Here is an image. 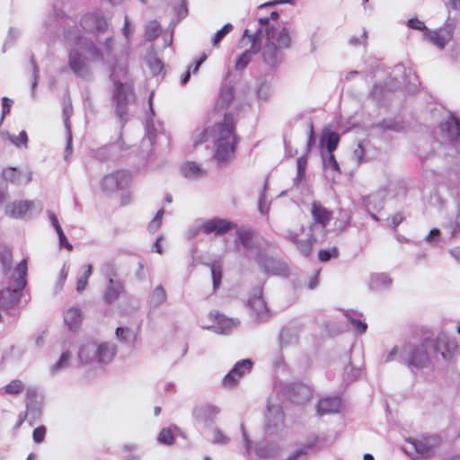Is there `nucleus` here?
I'll list each match as a JSON object with an SVG mask.
<instances>
[{
  "instance_id": "nucleus-47",
  "label": "nucleus",
  "mask_w": 460,
  "mask_h": 460,
  "mask_svg": "<svg viewBox=\"0 0 460 460\" xmlns=\"http://www.w3.org/2000/svg\"><path fill=\"white\" fill-rule=\"evenodd\" d=\"M12 141L15 146H20L22 144L26 145L28 142V136L26 131L22 130L18 136H14L12 138Z\"/></svg>"
},
{
  "instance_id": "nucleus-34",
  "label": "nucleus",
  "mask_w": 460,
  "mask_h": 460,
  "mask_svg": "<svg viewBox=\"0 0 460 460\" xmlns=\"http://www.w3.org/2000/svg\"><path fill=\"white\" fill-rule=\"evenodd\" d=\"M166 292L162 285L157 286L153 291L151 302L154 306H158L166 300Z\"/></svg>"
},
{
  "instance_id": "nucleus-40",
  "label": "nucleus",
  "mask_w": 460,
  "mask_h": 460,
  "mask_svg": "<svg viewBox=\"0 0 460 460\" xmlns=\"http://www.w3.org/2000/svg\"><path fill=\"white\" fill-rule=\"evenodd\" d=\"M209 319H211L213 322L219 323V324H225L226 326H230V324H234V321L232 319H229L226 317L224 314L217 311L210 312L208 314Z\"/></svg>"
},
{
  "instance_id": "nucleus-37",
  "label": "nucleus",
  "mask_w": 460,
  "mask_h": 460,
  "mask_svg": "<svg viewBox=\"0 0 460 460\" xmlns=\"http://www.w3.org/2000/svg\"><path fill=\"white\" fill-rule=\"evenodd\" d=\"M339 254L340 252L337 247H332L330 250L322 249L318 252V259L321 261L326 262L332 258H338Z\"/></svg>"
},
{
  "instance_id": "nucleus-21",
  "label": "nucleus",
  "mask_w": 460,
  "mask_h": 460,
  "mask_svg": "<svg viewBox=\"0 0 460 460\" xmlns=\"http://www.w3.org/2000/svg\"><path fill=\"white\" fill-rule=\"evenodd\" d=\"M124 287L120 281L109 279V284L103 293V301L106 304H111L118 299L119 295L123 292Z\"/></svg>"
},
{
  "instance_id": "nucleus-55",
  "label": "nucleus",
  "mask_w": 460,
  "mask_h": 460,
  "mask_svg": "<svg viewBox=\"0 0 460 460\" xmlns=\"http://www.w3.org/2000/svg\"><path fill=\"white\" fill-rule=\"evenodd\" d=\"M452 131L456 135L460 136V120L456 118H452Z\"/></svg>"
},
{
  "instance_id": "nucleus-60",
  "label": "nucleus",
  "mask_w": 460,
  "mask_h": 460,
  "mask_svg": "<svg viewBox=\"0 0 460 460\" xmlns=\"http://www.w3.org/2000/svg\"><path fill=\"white\" fill-rule=\"evenodd\" d=\"M130 200H131V195H129V194L123 195L121 197L120 205L125 206V205L128 204L130 202Z\"/></svg>"
},
{
  "instance_id": "nucleus-48",
  "label": "nucleus",
  "mask_w": 460,
  "mask_h": 460,
  "mask_svg": "<svg viewBox=\"0 0 460 460\" xmlns=\"http://www.w3.org/2000/svg\"><path fill=\"white\" fill-rule=\"evenodd\" d=\"M349 319L357 332H358L359 333H363L366 332L367 325L365 323H362L361 321L353 319L351 317H349Z\"/></svg>"
},
{
  "instance_id": "nucleus-31",
  "label": "nucleus",
  "mask_w": 460,
  "mask_h": 460,
  "mask_svg": "<svg viewBox=\"0 0 460 460\" xmlns=\"http://www.w3.org/2000/svg\"><path fill=\"white\" fill-rule=\"evenodd\" d=\"M161 33V26L156 21H151L146 27L145 38L148 41L155 40Z\"/></svg>"
},
{
  "instance_id": "nucleus-33",
  "label": "nucleus",
  "mask_w": 460,
  "mask_h": 460,
  "mask_svg": "<svg viewBox=\"0 0 460 460\" xmlns=\"http://www.w3.org/2000/svg\"><path fill=\"white\" fill-rule=\"evenodd\" d=\"M212 281H213V290L216 291L222 280V265L219 262H213L210 265Z\"/></svg>"
},
{
  "instance_id": "nucleus-4",
  "label": "nucleus",
  "mask_w": 460,
  "mask_h": 460,
  "mask_svg": "<svg viewBox=\"0 0 460 460\" xmlns=\"http://www.w3.org/2000/svg\"><path fill=\"white\" fill-rule=\"evenodd\" d=\"M209 139H213V142L240 140L236 133L235 122L232 113H226L221 121L200 132L194 141V146L201 145Z\"/></svg>"
},
{
  "instance_id": "nucleus-26",
  "label": "nucleus",
  "mask_w": 460,
  "mask_h": 460,
  "mask_svg": "<svg viewBox=\"0 0 460 460\" xmlns=\"http://www.w3.org/2000/svg\"><path fill=\"white\" fill-rule=\"evenodd\" d=\"M237 236L242 245L247 249L252 250L255 247L253 233L250 229H243L237 231Z\"/></svg>"
},
{
  "instance_id": "nucleus-17",
  "label": "nucleus",
  "mask_w": 460,
  "mask_h": 460,
  "mask_svg": "<svg viewBox=\"0 0 460 460\" xmlns=\"http://www.w3.org/2000/svg\"><path fill=\"white\" fill-rule=\"evenodd\" d=\"M408 441L413 446L417 453L425 457L430 456L433 447L438 444V438L437 437H429L422 439H409Z\"/></svg>"
},
{
  "instance_id": "nucleus-54",
  "label": "nucleus",
  "mask_w": 460,
  "mask_h": 460,
  "mask_svg": "<svg viewBox=\"0 0 460 460\" xmlns=\"http://www.w3.org/2000/svg\"><path fill=\"white\" fill-rule=\"evenodd\" d=\"M309 137L307 140V149L309 150L314 140V125L312 122L309 124Z\"/></svg>"
},
{
  "instance_id": "nucleus-52",
  "label": "nucleus",
  "mask_w": 460,
  "mask_h": 460,
  "mask_svg": "<svg viewBox=\"0 0 460 460\" xmlns=\"http://www.w3.org/2000/svg\"><path fill=\"white\" fill-rule=\"evenodd\" d=\"M404 219V217L402 213H396L393 215L390 218V224L394 229H396L397 226L402 222Z\"/></svg>"
},
{
  "instance_id": "nucleus-2",
  "label": "nucleus",
  "mask_w": 460,
  "mask_h": 460,
  "mask_svg": "<svg viewBox=\"0 0 460 460\" xmlns=\"http://www.w3.org/2000/svg\"><path fill=\"white\" fill-rule=\"evenodd\" d=\"M310 214L312 223L309 225L308 236L305 239H300L297 232L290 231L288 233L289 240L296 245V249L305 257H308L313 251L317 239L314 233L320 229L324 234L326 227L332 219L333 213L331 209L324 207L320 200H314L311 204Z\"/></svg>"
},
{
  "instance_id": "nucleus-62",
  "label": "nucleus",
  "mask_w": 460,
  "mask_h": 460,
  "mask_svg": "<svg viewBox=\"0 0 460 460\" xmlns=\"http://www.w3.org/2000/svg\"><path fill=\"white\" fill-rule=\"evenodd\" d=\"M439 235V230L437 229V228H434L432 229L430 232H429V234L428 235L427 239L429 241H430L433 237L435 236H438Z\"/></svg>"
},
{
  "instance_id": "nucleus-25",
  "label": "nucleus",
  "mask_w": 460,
  "mask_h": 460,
  "mask_svg": "<svg viewBox=\"0 0 460 460\" xmlns=\"http://www.w3.org/2000/svg\"><path fill=\"white\" fill-rule=\"evenodd\" d=\"M116 351L117 349L115 345L108 343L100 344L97 349L99 360L101 362H110L116 355Z\"/></svg>"
},
{
  "instance_id": "nucleus-63",
  "label": "nucleus",
  "mask_w": 460,
  "mask_h": 460,
  "mask_svg": "<svg viewBox=\"0 0 460 460\" xmlns=\"http://www.w3.org/2000/svg\"><path fill=\"white\" fill-rule=\"evenodd\" d=\"M161 239H162V237L157 238V240H156V242H155V251L156 252L160 253V254L163 252V251H162V246H161V244H160V241H161Z\"/></svg>"
},
{
  "instance_id": "nucleus-61",
  "label": "nucleus",
  "mask_w": 460,
  "mask_h": 460,
  "mask_svg": "<svg viewBox=\"0 0 460 460\" xmlns=\"http://www.w3.org/2000/svg\"><path fill=\"white\" fill-rule=\"evenodd\" d=\"M123 33L128 37L129 34V22L128 20V17H125V23L123 27Z\"/></svg>"
},
{
  "instance_id": "nucleus-16",
  "label": "nucleus",
  "mask_w": 460,
  "mask_h": 460,
  "mask_svg": "<svg viewBox=\"0 0 460 460\" xmlns=\"http://www.w3.org/2000/svg\"><path fill=\"white\" fill-rule=\"evenodd\" d=\"M2 176L5 181L15 185L26 184L31 181V173L30 172H24L14 167L4 169L2 172Z\"/></svg>"
},
{
  "instance_id": "nucleus-6",
  "label": "nucleus",
  "mask_w": 460,
  "mask_h": 460,
  "mask_svg": "<svg viewBox=\"0 0 460 460\" xmlns=\"http://www.w3.org/2000/svg\"><path fill=\"white\" fill-rule=\"evenodd\" d=\"M130 173L125 170H117L105 175L101 181V189L105 193H112L128 185Z\"/></svg>"
},
{
  "instance_id": "nucleus-10",
  "label": "nucleus",
  "mask_w": 460,
  "mask_h": 460,
  "mask_svg": "<svg viewBox=\"0 0 460 460\" xmlns=\"http://www.w3.org/2000/svg\"><path fill=\"white\" fill-rule=\"evenodd\" d=\"M236 141H216L213 146V158L218 164H226L234 158Z\"/></svg>"
},
{
  "instance_id": "nucleus-11",
  "label": "nucleus",
  "mask_w": 460,
  "mask_h": 460,
  "mask_svg": "<svg viewBox=\"0 0 460 460\" xmlns=\"http://www.w3.org/2000/svg\"><path fill=\"white\" fill-rule=\"evenodd\" d=\"M83 31L91 33L104 32L108 28L106 19L97 13H88L80 19Z\"/></svg>"
},
{
  "instance_id": "nucleus-30",
  "label": "nucleus",
  "mask_w": 460,
  "mask_h": 460,
  "mask_svg": "<svg viewBox=\"0 0 460 460\" xmlns=\"http://www.w3.org/2000/svg\"><path fill=\"white\" fill-rule=\"evenodd\" d=\"M3 389L7 394L16 395L23 392L25 389V385L20 379H13L5 385Z\"/></svg>"
},
{
  "instance_id": "nucleus-35",
  "label": "nucleus",
  "mask_w": 460,
  "mask_h": 460,
  "mask_svg": "<svg viewBox=\"0 0 460 460\" xmlns=\"http://www.w3.org/2000/svg\"><path fill=\"white\" fill-rule=\"evenodd\" d=\"M340 142V136L336 132H329L326 137V148L329 154H332V152L337 148Z\"/></svg>"
},
{
  "instance_id": "nucleus-20",
  "label": "nucleus",
  "mask_w": 460,
  "mask_h": 460,
  "mask_svg": "<svg viewBox=\"0 0 460 460\" xmlns=\"http://www.w3.org/2000/svg\"><path fill=\"white\" fill-rule=\"evenodd\" d=\"M33 207V202L29 200H20L5 208V214L11 217H22Z\"/></svg>"
},
{
  "instance_id": "nucleus-42",
  "label": "nucleus",
  "mask_w": 460,
  "mask_h": 460,
  "mask_svg": "<svg viewBox=\"0 0 460 460\" xmlns=\"http://www.w3.org/2000/svg\"><path fill=\"white\" fill-rule=\"evenodd\" d=\"M324 166L336 171L339 174L341 173L339 164L333 154H329L328 157L324 160Z\"/></svg>"
},
{
  "instance_id": "nucleus-53",
  "label": "nucleus",
  "mask_w": 460,
  "mask_h": 460,
  "mask_svg": "<svg viewBox=\"0 0 460 460\" xmlns=\"http://www.w3.org/2000/svg\"><path fill=\"white\" fill-rule=\"evenodd\" d=\"M129 332V329L128 328H123V327H118L116 329V337L119 340V341H125L127 340V336L125 335L126 333H128Z\"/></svg>"
},
{
  "instance_id": "nucleus-50",
  "label": "nucleus",
  "mask_w": 460,
  "mask_h": 460,
  "mask_svg": "<svg viewBox=\"0 0 460 460\" xmlns=\"http://www.w3.org/2000/svg\"><path fill=\"white\" fill-rule=\"evenodd\" d=\"M13 101L7 97L2 98V115L3 117L6 116L10 111Z\"/></svg>"
},
{
  "instance_id": "nucleus-64",
  "label": "nucleus",
  "mask_w": 460,
  "mask_h": 460,
  "mask_svg": "<svg viewBox=\"0 0 460 460\" xmlns=\"http://www.w3.org/2000/svg\"><path fill=\"white\" fill-rule=\"evenodd\" d=\"M449 5L453 9H457L460 7V0H449Z\"/></svg>"
},
{
  "instance_id": "nucleus-23",
  "label": "nucleus",
  "mask_w": 460,
  "mask_h": 460,
  "mask_svg": "<svg viewBox=\"0 0 460 460\" xmlns=\"http://www.w3.org/2000/svg\"><path fill=\"white\" fill-rule=\"evenodd\" d=\"M64 321L70 331H75L82 322V313L77 307L69 308L65 315Z\"/></svg>"
},
{
  "instance_id": "nucleus-32",
  "label": "nucleus",
  "mask_w": 460,
  "mask_h": 460,
  "mask_svg": "<svg viewBox=\"0 0 460 460\" xmlns=\"http://www.w3.org/2000/svg\"><path fill=\"white\" fill-rule=\"evenodd\" d=\"M13 262L12 251L4 246L0 248V263L2 264L4 271H9Z\"/></svg>"
},
{
  "instance_id": "nucleus-57",
  "label": "nucleus",
  "mask_w": 460,
  "mask_h": 460,
  "mask_svg": "<svg viewBox=\"0 0 460 460\" xmlns=\"http://www.w3.org/2000/svg\"><path fill=\"white\" fill-rule=\"evenodd\" d=\"M49 219H50L53 226L55 227L56 231L60 230L61 226H60L57 217L55 216V214L51 212V213H49Z\"/></svg>"
},
{
  "instance_id": "nucleus-18",
  "label": "nucleus",
  "mask_w": 460,
  "mask_h": 460,
  "mask_svg": "<svg viewBox=\"0 0 460 460\" xmlns=\"http://www.w3.org/2000/svg\"><path fill=\"white\" fill-rule=\"evenodd\" d=\"M248 305L258 319L264 320L270 316L269 309L261 294L251 296Z\"/></svg>"
},
{
  "instance_id": "nucleus-8",
  "label": "nucleus",
  "mask_w": 460,
  "mask_h": 460,
  "mask_svg": "<svg viewBox=\"0 0 460 460\" xmlns=\"http://www.w3.org/2000/svg\"><path fill=\"white\" fill-rule=\"evenodd\" d=\"M236 224L230 220L220 217H213L202 223L200 226V231L205 234L222 236L229 231L236 229Z\"/></svg>"
},
{
  "instance_id": "nucleus-22",
  "label": "nucleus",
  "mask_w": 460,
  "mask_h": 460,
  "mask_svg": "<svg viewBox=\"0 0 460 460\" xmlns=\"http://www.w3.org/2000/svg\"><path fill=\"white\" fill-rule=\"evenodd\" d=\"M68 66L70 69L75 73L80 74L86 67L85 59L79 52L77 48H73L68 54Z\"/></svg>"
},
{
  "instance_id": "nucleus-59",
  "label": "nucleus",
  "mask_w": 460,
  "mask_h": 460,
  "mask_svg": "<svg viewBox=\"0 0 460 460\" xmlns=\"http://www.w3.org/2000/svg\"><path fill=\"white\" fill-rule=\"evenodd\" d=\"M451 255L457 261H460V245L453 247L450 250Z\"/></svg>"
},
{
  "instance_id": "nucleus-46",
  "label": "nucleus",
  "mask_w": 460,
  "mask_h": 460,
  "mask_svg": "<svg viewBox=\"0 0 460 460\" xmlns=\"http://www.w3.org/2000/svg\"><path fill=\"white\" fill-rule=\"evenodd\" d=\"M228 441V438L222 431L218 429L214 430L212 438L214 444H226Z\"/></svg>"
},
{
  "instance_id": "nucleus-29",
  "label": "nucleus",
  "mask_w": 460,
  "mask_h": 460,
  "mask_svg": "<svg viewBox=\"0 0 460 460\" xmlns=\"http://www.w3.org/2000/svg\"><path fill=\"white\" fill-rule=\"evenodd\" d=\"M126 98L127 94L124 89V84L120 82L115 83L114 99L116 100L118 109H125Z\"/></svg>"
},
{
  "instance_id": "nucleus-24",
  "label": "nucleus",
  "mask_w": 460,
  "mask_h": 460,
  "mask_svg": "<svg viewBox=\"0 0 460 460\" xmlns=\"http://www.w3.org/2000/svg\"><path fill=\"white\" fill-rule=\"evenodd\" d=\"M318 437L315 435H312L308 437L305 442L303 444L304 447L296 449L295 452L290 454L287 460H296L301 456H305L307 454L306 449H313L318 444Z\"/></svg>"
},
{
  "instance_id": "nucleus-56",
  "label": "nucleus",
  "mask_w": 460,
  "mask_h": 460,
  "mask_svg": "<svg viewBox=\"0 0 460 460\" xmlns=\"http://www.w3.org/2000/svg\"><path fill=\"white\" fill-rule=\"evenodd\" d=\"M458 232H460V209H459L458 213L456 216L455 226L453 227L452 234L455 235Z\"/></svg>"
},
{
  "instance_id": "nucleus-45",
  "label": "nucleus",
  "mask_w": 460,
  "mask_h": 460,
  "mask_svg": "<svg viewBox=\"0 0 460 460\" xmlns=\"http://www.w3.org/2000/svg\"><path fill=\"white\" fill-rule=\"evenodd\" d=\"M163 216H164V209L161 208L156 212L155 218L149 224L148 227L150 230L155 231L160 227Z\"/></svg>"
},
{
  "instance_id": "nucleus-7",
  "label": "nucleus",
  "mask_w": 460,
  "mask_h": 460,
  "mask_svg": "<svg viewBox=\"0 0 460 460\" xmlns=\"http://www.w3.org/2000/svg\"><path fill=\"white\" fill-rule=\"evenodd\" d=\"M261 37V32H253L250 33L249 30L246 29L243 32L242 40H248L251 42V47L249 49L245 50L236 60L235 68L236 70L242 71L243 70L249 62L251 61L252 54L258 53L261 49L260 44V39Z\"/></svg>"
},
{
  "instance_id": "nucleus-28",
  "label": "nucleus",
  "mask_w": 460,
  "mask_h": 460,
  "mask_svg": "<svg viewBox=\"0 0 460 460\" xmlns=\"http://www.w3.org/2000/svg\"><path fill=\"white\" fill-rule=\"evenodd\" d=\"M92 273H93L92 265L86 264L83 267V274L78 279L77 284H76V291L78 293H82L85 289V288L88 284V279L91 277Z\"/></svg>"
},
{
  "instance_id": "nucleus-27",
  "label": "nucleus",
  "mask_w": 460,
  "mask_h": 460,
  "mask_svg": "<svg viewBox=\"0 0 460 460\" xmlns=\"http://www.w3.org/2000/svg\"><path fill=\"white\" fill-rule=\"evenodd\" d=\"M182 173L185 177L195 178L201 176L203 171L195 162H187L181 167Z\"/></svg>"
},
{
  "instance_id": "nucleus-39",
  "label": "nucleus",
  "mask_w": 460,
  "mask_h": 460,
  "mask_svg": "<svg viewBox=\"0 0 460 460\" xmlns=\"http://www.w3.org/2000/svg\"><path fill=\"white\" fill-rule=\"evenodd\" d=\"M297 165V175L296 179L298 181H302L305 177V171L307 166V155H304L297 158L296 160Z\"/></svg>"
},
{
  "instance_id": "nucleus-5",
  "label": "nucleus",
  "mask_w": 460,
  "mask_h": 460,
  "mask_svg": "<svg viewBox=\"0 0 460 460\" xmlns=\"http://www.w3.org/2000/svg\"><path fill=\"white\" fill-rule=\"evenodd\" d=\"M432 346H436V343L426 339L420 344L404 347L402 353L408 365L417 369L427 367L431 356H433L431 353Z\"/></svg>"
},
{
  "instance_id": "nucleus-36",
  "label": "nucleus",
  "mask_w": 460,
  "mask_h": 460,
  "mask_svg": "<svg viewBox=\"0 0 460 460\" xmlns=\"http://www.w3.org/2000/svg\"><path fill=\"white\" fill-rule=\"evenodd\" d=\"M233 25L231 23L225 24L219 31H217L213 39H212V45L215 47L217 46L226 34H228L233 30Z\"/></svg>"
},
{
  "instance_id": "nucleus-43",
  "label": "nucleus",
  "mask_w": 460,
  "mask_h": 460,
  "mask_svg": "<svg viewBox=\"0 0 460 460\" xmlns=\"http://www.w3.org/2000/svg\"><path fill=\"white\" fill-rule=\"evenodd\" d=\"M71 358V353L68 351H65L62 353L59 360L53 366V369L55 371L59 370L67 366L68 361Z\"/></svg>"
},
{
  "instance_id": "nucleus-19",
  "label": "nucleus",
  "mask_w": 460,
  "mask_h": 460,
  "mask_svg": "<svg viewBox=\"0 0 460 460\" xmlns=\"http://www.w3.org/2000/svg\"><path fill=\"white\" fill-rule=\"evenodd\" d=\"M341 408V401L339 397H328L319 401L317 411L320 415L335 413Z\"/></svg>"
},
{
  "instance_id": "nucleus-49",
  "label": "nucleus",
  "mask_w": 460,
  "mask_h": 460,
  "mask_svg": "<svg viewBox=\"0 0 460 460\" xmlns=\"http://www.w3.org/2000/svg\"><path fill=\"white\" fill-rule=\"evenodd\" d=\"M353 156L358 163H362L365 157V149L362 144H358V147L353 152Z\"/></svg>"
},
{
  "instance_id": "nucleus-14",
  "label": "nucleus",
  "mask_w": 460,
  "mask_h": 460,
  "mask_svg": "<svg viewBox=\"0 0 460 460\" xmlns=\"http://www.w3.org/2000/svg\"><path fill=\"white\" fill-rule=\"evenodd\" d=\"M252 368V362L250 359H243L234 365V367L226 375L223 379V385L225 387H234L237 385L238 381L243 376V372H238L240 367Z\"/></svg>"
},
{
  "instance_id": "nucleus-9",
  "label": "nucleus",
  "mask_w": 460,
  "mask_h": 460,
  "mask_svg": "<svg viewBox=\"0 0 460 460\" xmlns=\"http://www.w3.org/2000/svg\"><path fill=\"white\" fill-rule=\"evenodd\" d=\"M454 35V27L450 24L439 27L434 31L428 30L423 34L424 40H427L439 49H443L449 43Z\"/></svg>"
},
{
  "instance_id": "nucleus-51",
  "label": "nucleus",
  "mask_w": 460,
  "mask_h": 460,
  "mask_svg": "<svg viewBox=\"0 0 460 460\" xmlns=\"http://www.w3.org/2000/svg\"><path fill=\"white\" fill-rule=\"evenodd\" d=\"M57 234H58L60 244L65 246L68 251H72L73 246L68 243L67 238L65 235L62 228L60 230L57 231Z\"/></svg>"
},
{
  "instance_id": "nucleus-12",
  "label": "nucleus",
  "mask_w": 460,
  "mask_h": 460,
  "mask_svg": "<svg viewBox=\"0 0 460 460\" xmlns=\"http://www.w3.org/2000/svg\"><path fill=\"white\" fill-rule=\"evenodd\" d=\"M286 395L292 402L304 404L310 401L312 391L307 385L296 383L286 388Z\"/></svg>"
},
{
  "instance_id": "nucleus-3",
  "label": "nucleus",
  "mask_w": 460,
  "mask_h": 460,
  "mask_svg": "<svg viewBox=\"0 0 460 460\" xmlns=\"http://www.w3.org/2000/svg\"><path fill=\"white\" fill-rule=\"evenodd\" d=\"M27 260H22L15 267L6 288L0 290V308L8 310L18 305L22 291L27 285Z\"/></svg>"
},
{
  "instance_id": "nucleus-1",
  "label": "nucleus",
  "mask_w": 460,
  "mask_h": 460,
  "mask_svg": "<svg viewBox=\"0 0 460 460\" xmlns=\"http://www.w3.org/2000/svg\"><path fill=\"white\" fill-rule=\"evenodd\" d=\"M258 23L259 27L254 32H261L260 44L263 60L270 66H276L281 61V51L291 47L292 32L287 27L277 31L272 25L269 24V18H260Z\"/></svg>"
},
{
  "instance_id": "nucleus-58",
  "label": "nucleus",
  "mask_w": 460,
  "mask_h": 460,
  "mask_svg": "<svg viewBox=\"0 0 460 460\" xmlns=\"http://www.w3.org/2000/svg\"><path fill=\"white\" fill-rule=\"evenodd\" d=\"M207 59V55L206 54H202L201 57L199 58V59L196 62V64L194 65L193 68H192V73H197L199 69V66H201V64Z\"/></svg>"
},
{
  "instance_id": "nucleus-13",
  "label": "nucleus",
  "mask_w": 460,
  "mask_h": 460,
  "mask_svg": "<svg viewBox=\"0 0 460 460\" xmlns=\"http://www.w3.org/2000/svg\"><path fill=\"white\" fill-rule=\"evenodd\" d=\"M428 341H432L436 346L431 347V353L436 357L438 353L445 359L450 358L453 355L455 346L451 344L447 336L441 335L438 338H429Z\"/></svg>"
},
{
  "instance_id": "nucleus-38",
  "label": "nucleus",
  "mask_w": 460,
  "mask_h": 460,
  "mask_svg": "<svg viewBox=\"0 0 460 460\" xmlns=\"http://www.w3.org/2000/svg\"><path fill=\"white\" fill-rule=\"evenodd\" d=\"M158 441L161 444L172 446L174 443V436L170 429H163L158 435Z\"/></svg>"
},
{
  "instance_id": "nucleus-44",
  "label": "nucleus",
  "mask_w": 460,
  "mask_h": 460,
  "mask_svg": "<svg viewBox=\"0 0 460 460\" xmlns=\"http://www.w3.org/2000/svg\"><path fill=\"white\" fill-rule=\"evenodd\" d=\"M45 435H46V428L44 426H40V427L36 428L32 433V438H33L34 442H36V443L42 442L44 440Z\"/></svg>"
},
{
  "instance_id": "nucleus-15",
  "label": "nucleus",
  "mask_w": 460,
  "mask_h": 460,
  "mask_svg": "<svg viewBox=\"0 0 460 460\" xmlns=\"http://www.w3.org/2000/svg\"><path fill=\"white\" fill-rule=\"evenodd\" d=\"M65 38L67 40H70L75 47H84L85 49L93 56V58L97 59H102L103 56L101 50L94 45V43L88 39H84L82 36H76L72 38L71 31H66L65 34Z\"/></svg>"
},
{
  "instance_id": "nucleus-41",
  "label": "nucleus",
  "mask_w": 460,
  "mask_h": 460,
  "mask_svg": "<svg viewBox=\"0 0 460 460\" xmlns=\"http://www.w3.org/2000/svg\"><path fill=\"white\" fill-rule=\"evenodd\" d=\"M407 24L409 28L423 31L424 33L429 30L425 23L418 18L409 19Z\"/></svg>"
}]
</instances>
